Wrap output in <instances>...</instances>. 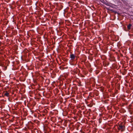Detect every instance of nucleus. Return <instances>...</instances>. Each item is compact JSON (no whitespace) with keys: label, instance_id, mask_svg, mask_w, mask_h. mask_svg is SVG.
Instances as JSON below:
<instances>
[{"label":"nucleus","instance_id":"nucleus-4","mask_svg":"<svg viewBox=\"0 0 133 133\" xmlns=\"http://www.w3.org/2000/svg\"><path fill=\"white\" fill-rule=\"evenodd\" d=\"M131 25L130 24H129L127 26V28L128 30L130 29L131 28Z\"/></svg>","mask_w":133,"mask_h":133},{"label":"nucleus","instance_id":"nucleus-2","mask_svg":"<svg viewBox=\"0 0 133 133\" xmlns=\"http://www.w3.org/2000/svg\"><path fill=\"white\" fill-rule=\"evenodd\" d=\"M70 58L72 59H74L75 57V55L73 54L70 55Z\"/></svg>","mask_w":133,"mask_h":133},{"label":"nucleus","instance_id":"nucleus-3","mask_svg":"<svg viewBox=\"0 0 133 133\" xmlns=\"http://www.w3.org/2000/svg\"><path fill=\"white\" fill-rule=\"evenodd\" d=\"M4 95L7 97H9V94L7 91H6L4 94Z\"/></svg>","mask_w":133,"mask_h":133},{"label":"nucleus","instance_id":"nucleus-5","mask_svg":"<svg viewBox=\"0 0 133 133\" xmlns=\"http://www.w3.org/2000/svg\"><path fill=\"white\" fill-rule=\"evenodd\" d=\"M4 64H3V63H1L0 62V66H3Z\"/></svg>","mask_w":133,"mask_h":133},{"label":"nucleus","instance_id":"nucleus-1","mask_svg":"<svg viewBox=\"0 0 133 133\" xmlns=\"http://www.w3.org/2000/svg\"><path fill=\"white\" fill-rule=\"evenodd\" d=\"M125 127L124 124L123 123H121L118 124V129L119 130H121V131H123L125 130Z\"/></svg>","mask_w":133,"mask_h":133}]
</instances>
